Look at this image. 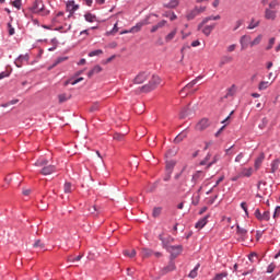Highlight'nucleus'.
Returning a JSON list of instances; mask_svg holds the SVG:
<instances>
[{
  "mask_svg": "<svg viewBox=\"0 0 280 280\" xmlns=\"http://www.w3.org/2000/svg\"><path fill=\"white\" fill-rule=\"evenodd\" d=\"M235 91H237V88L235 85H232L229 90H228V95H235Z\"/></svg>",
  "mask_w": 280,
  "mask_h": 280,
  "instance_id": "de8ad7c7",
  "label": "nucleus"
},
{
  "mask_svg": "<svg viewBox=\"0 0 280 280\" xmlns=\"http://www.w3.org/2000/svg\"><path fill=\"white\" fill-rule=\"evenodd\" d=\"M188 115H189V112L186 108V109H183V112L180 113L179 117H180V119H185V117H188Z\"/></svg>",
  "mask_w": 280,
  "mask_h": 280,
  "instance_id": "864d4df0",
  "label": "nucleus"
},
{
  "mask_svg": "<svg viewBox=\"0 0 280 280\" xmlns=\"http://www.w3.org/2000/svg\"><path fill=\"white\" fill-rule=\"evenodd\" d=\"M207 222H209V215L203 217L202 219H200L196 224H195V229H205V226H207Z\"/></svg>",
  "mask_w": 280,
  "mask_h": 280,
  "instance_id": "ddd939ff",
  "label": "nucleus"
},
{
  "mask_svg": "<svg viewBox=\"0 0 280 280\" xmlns=\"http://www.w3.org/2000/svg\"><path fill=\"white\" fill-rule=\"evenodd\" d=\"M174 270H176V265L174 261H171L166 267L163 268L162 273L167 275V272H172Z\"/></svg>",
  "mask_w": 280,
  "mask_h": 280,
  "instance_id": "a211bd4d",
  "label": "nucleus"
},
{
  "mask_svg": "<svg viewBox=\"0 0 280 280\" xmlns=\"http://www.w3.org/2000/svg\"><path fill=\"white\" fill-rule=\"evenodd\" d=\"M166 250L175 259V257L183 253V245H171Z\"/></svg>",
  "mask_w": 280,
  "mask_h": 280,
  "instance_id": "0eeeda50",
  "label": "nucleus"
},
{
  "mask_svg": "<svg viewBox=\"0 0 280 280\" xmlns=\"http://www.w3.org/2000/svg\"><path fill=\"white\" fill-rule=\"evenodd\" d=\"M58 100H59V104H65V102H68V100H71V95L59 94Z\"/></svg>",
  "mask_w": 280,
  "mask_h": 280,
  "instance_id": "cd10ccee",
  "label": "nucleus"
},
{
  "mask_svg": "<svg viewBox=\"0 0 280 280\" xmlns=\"http://www.w3.org/2000/svg\"><path fill=\"white\" fill-rule=\"evenodd\" d=\"M161 84V77L153 74L149 80V83L141 86L142 93H150L154 91Z\"/></svg>",
  "mask_w": 280,
  "mask_h": 280,
  "instance_id": "f03ea898",
  "label": "nucleus"
},
{
  "mask_svg": "<svg viewBox=\"0 0 280 280\" xmlns=\"http://www.w3.org/2000/svg\"><path fill=\"white\" fill-rule=\"evenodd\" d=\"M153 255H154V252L150 248H142L141 249L142 259H148L149 257H152Z\"/></svg>",
  "mask_w": 280,
  "mask_h": 280,
  "instance_id": "dca6fc26",
  "label": "nucleus"
},
{
  "mask_svg": "<svg viewBox=\"0 0 280 280\" xmlns=\"http://www.w3.org/2000/svg\"><path fill=\"white\" fill-rule=\"evenodd\" d=\"M178 5H180V0H171L167 3H164L163 8H166L167 10H176Z\"/></svg>",
  "mask_w": 280,
  "mask_h": 280,
  "instance_id": "9b49d317",
  "label": "nucleus"
},
{
  "mask_svg": "<svg viewBox=\"0 0 280 280\" xmlns=\"http://www.w3.org/2000/svg\"><path fill=\"white\" fill-rule=\"evenodd\" d=\"M33 12L36 14H42V16H47L49 11L45 10V4H43V0H35L33 4Z\"/></svg>",
  "mask_w": 280,
  "mask_h": 280,
  "instance_id": "7ed1b4c3",
  "label": "nucleus"
},
{
  "mask_svg": "<svg viewBox=\"0 0 280 280\" xmlns=\"http://www.w3.org/2000/svg\"><path fill=\"white\" fill-rule=\"evenodd\" d=\"M9 27V36H14V27H12V24H8Z\"/></svg>",
  "mask_w": 280,
  "mask_h": 280,
  "instance_id": "13d9d810",
  "label": "nucleus"
},
{
  "mask_svg": "<svg viewBox=\"0 0 280 280\" xmlns=\"http://www.w3.org/2000/svg\"><path fill=\"white\" fill-rule=\"evenodd\" d=\"M275 268H277V266L271 262L268 267H267V272L268 273H271V272H275Z\"/></svg>",
  "mask_w": 280,
  "mask_h": 280,
  "instance_id": "09e8293b",
  "label": "nucleus"
},
{
  "mask_svg": "<svg viewBox=\"0 0 280 280\" xmlns=\"http://www.w3.org/2000/svg\"><path fill=\"white\" fill-rule=\"evenodd\" d=\"M162 211H163V208H161V207L154 208L153 212H152L153 218H159V215H161Z\"/></svg>",
  "mask_w": 280,
  "mask_h": 280,
  "instance_id": "58836bf2",
  "label": "nucleus"
},
{
  "mask_svg": "<svg viewBox=\"0 0 280 280\" xmlns=\"http://www.w3.org/2000/svg\"><path fill=\"white\" fill-rule=\"evenodd\" d=\"M241 208L245 211L246 215H248V207H246V202H242Z\"/></svg>",
  "mask_w": 280,
  "mask_h": 280,
  "instance_id": "052dcab7",
  "label": "nucleus"
},
{
  "mask_svg": "<svg viewBox=\"0 0 280 280\" xmlns=\"http://www.w3.org/2000/svg\"><path fill=\"white\" fill-rule=\"evenodd\" d=\"M275 46V37H271L270 39H269V44H268V46H267V51H270V49L272 48Z\"/></svg>",
  "mask_w": 280,
  "mask_h": 280,
  "instance_id": "49530a36",
  "label": "nucleus"
},
{
  "mask_svg": "<svg viewBox=\"0 0 280 280\" xmlns=\"http://www.w3.org/2000/svg\"><path fill=\"white\" fill-rule=\"evenodd\" d=\"M261 163H264V155H260L259 158L256 159L255 168L257 170L258 167H261Z\"/></svg>",
  "mask_w": 280,
  "mask_h": 280,
  "instance_id": "ea45409f",
  "label": "nucleus"
},
{
  "mask_svg": "<svg viewBox=\"0 0 280 280\" xmlns=\"http://www.w3.org/2000/svg\"><path fill=\"white\" fill-rule=\"evenodd\" d=\"M255 27H259V20L252 19L247 30H255Z\"/></svg>",
  "mask_w": 280,
  "mask_h": 280,
  "instance_id": "2f4dec72",
  "label": "nucleus"
},
{
  "mask_svg": "<svg viewBox=\"0 0 280 280\" xmlns=\"http://www.w3.org/2000/svg\"><path fill=\"white\" fill-rule=\"evenodd\" d=\"M200 268V265H196V267L189 272L188 277L190 279H196L198 277V269Z\"/></svg>",
  "mask_w": 280,
  "mask_h": 280,
  "instance_id": "bb28decb",
  "label": "nucleus"
},
{
  "mask_svg": "<svg viewBox=\"0 0 280 280\" xmlns=\"http://www.w3.org/2000/svg\"><path fill=\"white\" fill-rule=\"evenodd\" d=\"M159 240L162 243V248H164L165 250H167L172 246L170 244H172L174 242V237L168 236V237L165 238L163 233H161L159 235Z\"/></svg>",
  "mask_w": 280,
  "mask_h": 280,
  "instance_id": "423d86ee",
  "label": "nucleus"
},
{
  "mask_svg": "<svg viewBox=\"0 0 280 280\" xmlns=\"http://www.w3.org/2000/svg\"><path fill=\"white\" fill-rule=\"evenodd\" d=\"M187 139V132L186 131H182L175 139H174V143H180V141Z\"/></svg>",
  "mask_w": 280,
  "mask_h": 280,
  "instance_id": "a878e982",
  "label": "nucleus"
},
{
  "mask_svg": "<svg viewBox=\"0 0 280 280\" xmlns=\"http://www.w3.org/2000/svg\"><path fill=\"white\" fill-rule=\"evenodd\" d=\"M67 11L70 12L69 16H73V13L80 10V5L75 4V1L69 0L66 4Z\"/></svg>",
  "mask_w": 280,
  "mask_h": 280,
  "instance_id": "6e6552de",
  "label": "nucleus"
},
{
  "mask_svg": "<svg viewBox=\"0 0 280 280\" xmlns=\"http://www.w3.org/2000/svg\"><path fill=\"white\" fill-rule=\"evenodd\" d=\"M36 167H43L40 171V174L43 176H49L50 174H54L56 172L55 165H49V161L47 159H39L35 162Z\"/></svg>",
  "mask_w": 280,
  "mask_h": 280,
  "instance_id": "f257e3e1",
  "label": "nucleus"
},
{
  "mask_svg": "<svg viewBox=\"0 0 280 280\" xmlns=\"http://www.w3.org/2000/svg\"><path fill=\"white\" fill-rule=\"evenodd\" d=\"M141 27H143V23H138L137 25L132 26L129 32H131V34H137V32H141Z\"/></svg>",
  "mask_w": 280,
  "mask_h": 280,
  "instance_id": "c85d7f7f",
  "label": "nucleus"
},
{
  "mask_svg": "<svg viewBox=\"0 0 280 280\" xmlns=\"http://www.w3.org/2000/svg\"><path fill=\"white\" fill-rule=\"evenodd\" d=\"M200 80V77H197L196 79H194L191 82H189L183 90H182V94L183 91H189V89H194V86H196V84H198V81Z\"/></svg>",
  "mask_w": 280,
  "mask_h": 280,
  "instance_id": "6ab92c4d",
  "label": "nucleus"
},
{
  "mask_svg": "<svg viewBox=\"0 0 280 280\" xmlns=\"http://www.w3.org/2000/svg\"><path fill=\"white\" fill-rule=\"evenodd\" d=\"M264 39V35H258L256 38L252 39L250 47H257V45L261 44Z\"/></svg>",
  "mask_w": 280,
  "mask_h": 280,
  "instance_id": "b1692460",
  "label": "nucleus"
},
{
  "mask_svg": "<svg viewBox=\"0 0 280 280\" xmlns=\"http://www.w3.org/2000/svg\"><path fill=\"white\" fill-rule=\"evenodd\" d=\"M19 58L22 60V62H27V60H30V56H27V55H25V56L22 55Z\"/></svg>",
  "mask_w": 280,
  "mask_h": 280,
  "instance_id": "0e129e2a",
  "label": "nucleus"
},
{
  "mask_svg": "<svg viewBox=\"0 0 280 280\" xmlns=\"http://www.w3.org/2000/svg\"><path fill=\"white\" fill-rule=\"evenodd\" d=\"M150 78V73L148 72H140L135 79H133V84H143L145 80Z\"/></svg>",
  "mask_w": 280,
  "mask_h": 280,
  "instance_id": "1a4fd4ad",
  "label": "nucleus"
},
{
  "mask_svg": "<svg viewBox=\"0 0 280 280\" xmlns=\"http://www.w3.org/2000/svg\"><path fill=\"white\" fill-rule=\"evenodd\" d=\"M242 159H244V153H240V154L235 158V163H242Z\"/></svg>",
  "mask_w": 280,
  "mask_h": 280,
  "instance_id": "6e6d98bb",
  "label": "nucleus"
},
{
  "mask_svg": "<svg viewBox=\"0 0 280 280\" xmlns=\"http://www.w3.org/2000/svg\"><path fill=\"white\" fill-rule=\"evenodd\" d=\"M265 16H266V19H269V20H271V21H275L277 14L275 13V11L267 9Z\"/></svg>",
  "mask_w": 280,
  "mask_h": 280,
  "instance_id": "7c9ffc66",
  "label": "nucleus"
},
{
  "mask_svg": "<svg viewBox=\"0 0 280 280\" xmlns=\"http://www.w3.org/2000/svg\"><path fill=\"white\" fill-rule=\"evenodd\" d=\"M236 233L242 242H244V240H246V235H248V231L240 225L236 226Z\"/></svg>",
  "mask_w": 280,
  "mask_h": 280,
  "instance_id": "f8f14e48",
  "label": "nucleus"
},
{
  "mask_svg": "<svg viewBox=\"0 0 280 280\" xmlns=\"http://www.w3.org/2000/svg\"><path fill=\"white\" fill-rule=\"evenodd\" d=\"M240 176L242 178L246 177V178H250V176H253V167L249 168H242Z\"/></svg>",
  "mask_w": 280,
  "mask_h": 280,
  "instance_id": "2eb2a0df",
  "label": "nucleus"
},
{
  "mask_svg": "<svg viewBox=\"0 0 280 280\" xmlns=\"http://www.w3.org/2000/svg\"><path fill=\"white\" fill-rule=\"evenodd\" d=\"M252 39L253 38L250 37V35L241 36L240 38L241 51H246V49L250 47Z\"/></svg>",
  "mask_w": 280,
  "mask_h": 280,
  "instance_id": "20e7f679",
  "label": "nucleus"
},
{
  "mask_svg": "<svg viewBox=\"0 0 280 280\" xmlns=\"http://www.w3.org/2000/svg\"><path fill=\"white\" fill-rule=\"evenodd\" d=\"M198 16V7H196L195 9L190 10L187 12L186 14V19L187 21H194V19Z\"/></svg>",
  "mask_w": 280,
  "mask_h": 280,
  "instance_id": "4468645a",
  "label": "nucleus"
},
{
  "mask_svg": "<svg viewBox=\"0 0 280 280\" xmlns=\"http://www.w3.org/2000/svg\"><path fill=\"white\" fill-rule=\"evenodd\" d=\"M211 160V154H208L203 161L200 162V165H207V163Z\"/></svg>",
  "mask_w": 280,
  "mask_h": 280,
  "instance_id": "5fc2aeb1",
  "label": "nucleus"
},
{
  "mask_svg": "<svg viewBox=\"0 0 280 280\" xmlns=\"http://www.w3.org/2000/svg\"><path fill=\"white\" fill-rule=\"evenodd\" d=\"M225 277H229V273L226 272L218 273L213 280H222V279H225Z\"/></svg>",
  "mask_w": 280,
  "mask_h": 280,
  "instance_id": "c03bdc74",
  "label": "nucleus"
},
{
  "mask_svg": "<svg viewBox=\"0 0 280 280\" xmlns=\"http://www.w3.org/2000/svg\"><path fill=\"white\" fill-rule=\"evenodd\" d=\"M117 32H119V27H117V23H116L113 30L110 32H107V35L110 36V34H117Z\"/></svg>",
  "mask_w": 280,
  "mask_h": 280,
  "instance_id": "3c124183",
  "label": "nucleus"
},
{
  "mask_svg": "<svg viewBox=\"0 0 280 280\" xmlns=\"http://www.w3.org/2000/svg\"><path fill=\"white\" fill-rule=\"evenodd\" d=\"M167 25V21L162 20L158 24L153 25L151 28V33L154 34L158 30H162V27H165Z\"/></svg>",
  "mask_w": 280,
  "mask_h": 280,
  "instance_id": "f3484780",
  "label": "nucleus"
},
{
  "mask_svg": "<svg viewBox=\"0 0 280 280\" xmlns=\"http://www.w3.org/2000/svg\"><path fill=\"white\" fill-rule=\"evenodd\" d=\"M213 30H215V24L207 25L203 27L202 33L205 36H211V32H213Z\"/></svg>",
  "mask_w": 280,
  "mask_h": 280,
  "instance_id": "aec40b11",
  "label": "nucleus"
},
{
  "mask_svg": "<svg viewBox=\"0 0 280 280\" xmlns=\"http://www.w3.org/2000/svg\"><path fill=\"white\" fill-rule=\"evenodd\" d=\"M85 21H88V23H95V21H97V18L95 15H93L92 13H86L84 15Z\"/></svg>",
  "mask_w": 280,
  "mask_h": 280,
  "instance_id": "c756f323",
  "label": "nucleus"
},
{
  "mask_svg": "<svg viewBox=\"0 0 280 280\" xmlns=\"http://www.w3.org/2000/svg\"><path fill=\"white\" fill-rule=\"evenodd\" d=\"M34 248H39L40 250H43V248H45V243H43V241L37 240L34 244H33Z\"/></svg>",
  "mask_w": 280,
  "mask_h": 280,
  "instance_id": "4c0bfd02",
  "label": "nucleus"
},
{
  "mask_svg": "<svg viewBox=\"0 0 280 280\" xmlns=\"http://www.w3.org/2000/svg\"><path fill=\"white\" fill-rule=\"evenodd\" d=\"M124 255H125V257L132 258V257L137 256V250H135V249H131V250L126 249V250H124Z\"/></svg>",
  "mask_w": 280,
  "mask_h": 280,
  "instance_id": "f704fd0d",
  "label": "nucleus"
},
{
  "mask_svg": "<svg viewBox=\"0 0 280 280\" xmlns=\"http://www.w3.org/2000/svg\"><path fill=\"white\" fill-rule=\"evenodd\" d=\"M63 191H65V194H71V191H72L71 183H66L65 184Z\"/></svg>",
  "mask_w": 280,
  "mask_h": 280,
  "instance_id": "79ce46f5",
  "label": "nucleus"
},
{
  "mask_svg": "<svg viewBox=\"0 0 280 280\" xmlns=\"http://www.w3.org/2000/svg\"><path fill=\"white\" fill-rule=\"evenodd\" d=\"M16 67L21 68L23 65V61L20 59V57L15 60Z\"/></svg>",
  "mask_w": 280,
  "mask_h": 280,
  "instance_id": "69168bd1",
  "label": "nucleus"
},
{
  "mask_svg": "<svg viewBox=\"0 0 280 280\" xmlns=\"http://www.w3.org/2000/svg\"><path fill=\"white\" fill-rule=\"evenodd\" d=\"M176 166V162L175 161H168L166 162V170L168 174H172V170H174V167Z\"/></svg>",
  "mask_w": 280,
  "mask_h": 280,
  "instance_id": "473e14b6",
  "label": "nucleus"
},
{
  "mask_svg": "<svg viewBox=\"0 0 280 280\" xmlns=\"http://www.w3.org/2000/svg\"><path fill=\"white\" fill-rule=\"evenodd\" d=\"M13 7L16 8L18 10H21V0L13 1Z\"/></svg>",
  "mask_w": 280,
  "mask_h": 280,
  "instance_id": "4d7b16f0",
  "label": "nucleus"
},
{
  "mask_svg": "<svg viewBox=\"0 0 280 280\" xmlns=\"http://www.w3.org/2000/svg\"><path fill=\"white\" fill-rule=\"evenodd\" d=\"M235 49H237V45L232 44L230 46H228L226 51H229V54L233 52Z\"/></svg>",
  "mask_w": 280,
  "mask_h": 280,
  "instance_id": "8fccbe9b",
  "label": "nucleus"
},
{
  "mask_svg": "<svg viewBox=\"0 0 280 280\" xmlns=\"http://www.w3.org/2000/svg\"><path fill=\"white\" fill-rule=\"evenodd\" d=\"M222 180H224V176H221V177L217 180L214 187H217L218 185H220V183H222Z\"/></svg>",
  "mask_w": 280,
  "mask_h": 280,
  "instance_id": "774afa93",
  "label": "nucleus"
},
{
  "mask_svg": "<svg viewBox=\"0 0 280 280\" xmlns=\"http://www.w3.org/2000/svg\"><path fill=\"white\" fill-rule=\"evenodd\" d=\"M254 215L257 220H259V222H268L270 220V211H265L261 213L259 209H256Z\"/></svg>",
  "mask_w": 280,
  "mask_h": 280,
  "instance_id": "39448f33",
  "label": "nucleus"
},
{
  "mask_svg": "<svg viewBox=\"0 0 280 280\" xmlns=\"http://www.w3.org/2000/svg\"><path fill=\"white\" fill-rule=\"evenodd\" d=\"M114 139L116 141H124V135L122 133H115Z\"/></svg>",
  "mask_w": 280,
  "mask_h": 280,
  "instance_id": "603ef678",
  "label": "nucleus"
},
{
  "mask_svg": "<svg viewBox=\"0 0 280 280\" xmlns=\"http://www.w3.org/2000/svg\"><path fill=\"white\" fill-rule=\"evenodd\" d=\"M242 25H244V20H237L234 23L233 32H237V28L241 27Z\"/></svg>",
  "mask_w": 280,
  "mask_h": 280,
  "instance_id": "a19ab883",
  "label": "nucleus"
},
{
  "mask_svg": "<svg viewBox=\"0 0 280 280\" xmlns=\"http://www.w3.org/2000/svg\"><path fill=\"white\" fill-rule=\"evenodd\" d=\"M96 110H100V103H94V104L90 107V113H96Z\"/></svg>",
  "mask_w": 280,
  "mask_h": 280,
  "instance_id": "37998d69",
  "label": "nucleus"
},
{
  "mask_svg": "<svg viewBox=\"0 0 280 280\" xmlns=\"http://www.w3.org/2000/svg\"><path fill=\"white\" fill-rule=\"evenodd\" d=\"M211 126V122L207 118H202L197 125L196 130L202 131L207 130V127Z\"/></svg>",
  "mask_w": 280,
  "mask_h": 280,
  "instance_id": "9d476101",
  "label": "nucleus"
},
{
  "mask_svg": "<svg viewBox=\"0 0 280 280\" xmlns=\"http://www.w3.org/2000/svg\"><path fill=\"white\" fill-rule=\"evenodd\" d=\"M219 160H220V154H215L213 158V161L208 164L207 170H209V167H211V165H215V162Z\"/></svg>",
  "mask_w": 280,
  "mask_h": 280,
  "instance_id": "a18cd8bd",
  "label": "nucleus"
},
{
  "mask_svg": "<svg viewBox=\"0 0 280 280\" xmlns=\"http://www.w3.org/2000/svg\"><path fill=\"white\" fill-rule=\"evenodd\" d=\"M233 62V57L231 56H223L220 61V67H224V65H229Z\"/></svg>",
  "mask_w": 280,
  "mask_h": 280,
  "instance_id": "4be33fe9",
  "label": "nucleus"
},
{
  "mask_svg": "<svg viewBox=\"0 0 280 280\" xmlns=\"http://www.w3.org/2000/svg\"><path fill=\"white\" fill-rule=\"evenodd\" d=\"M168 19L170 21H176L178 16L176 15V13L172 12Z\"/></svg>",
  "mask_w": 280,
  "mask_h": 280,
  "instance_id": "e2e57ef3",
  "label": "nucleus"
},
{
  "mask_svg": "<svg viewBox=\"0 0 280 280\" xmlns=\"http://www.w3.org/2000/svg\"><path fill=\"white\" fill-rule=\"evenodd\" d=\"M176 34H178V30L177 28L173 30L171 33H168L165 36V42L166 43H171V40H174V38L176 37Z\"/></svg>",
  "mask_w": 280,
  "mask_h": 280,
  "instance_id": "412c9836",
  "label": "nucleus"
},
{
  "mask_svg": "<svg viewBox=\"0 0 280 280\" xmlns=\"http://www.w3.org/2000/svg\"><path fill=\"white\" fill-rule=\"evenodd\" d=\"M200 178H205V173L202 171H198L192 175V182L198 183Z\"/></svg>",
  "mask_w": 280,
  "mask_h": 280,
  "instance_id": "393cba45",
  "label": "nucleus"
},
{
  "mask_svg": "<svg viewBox=\"0 0 280 280\" xmlns=\"http://www.w3.org/2000/svg\"><path fill=\"white\" fill-rule=\"evenodd\" d=\"M199 45H200V40H194L191 43V47H199Z\"/></svg>",
  "mask_w": 280,
  "mask_h": 280,
  "instance_id": "338daca9",
  "label": "nucleus"
},
{
  "mask_svg": "<svg viewBox=\"0 0 280 280\" xmlns=\"http://www.w3.org/2000/svg\"><path fill=\"white\" fill-rule=\"evenodd\" d=\"M102 54H104V50L103 49H97V50L90 51L89 57L93 58L95 56H102Z\"/></svg>",
  "mask_w": 280,
  "mask_h": 280,
  "instance_id": "c9c22d12",
  "label": "nucleus"
},
{
  "mask_svg": "<svg viewBox=\"0 0 280 280\" xmlns=\"http://www.w3.org/2000/svg\"><path fill=\"white\" fill-rule=\"evenodd\" d=\"M279 215H280V207L278 206L276 207V210L273 212V218H279Z\"/></svg>",
  "mask_w": 280,
  "mask_h": 280,
  "instance_id": "bf43d9fd",
  "label": "nucleus"
},
{
  "mask_svg": "<svg viewBox=\"0 0 280 280\" xmlns=\"http://www.w3.org/2000/svg\"><path fill=\"white\" fill-rule=\"evenodd\" d=\"M268 86H270V83L268 81H261L259 83L258 89H259V91H266V89H268Z\"/></svg>",
  "mask_w": 280,
  "mask_h": 280,
  "instance_id": "e433bc0d",
  "label": "nucleus"
},
{
  "mask_svg": "<svg viewBox=\"0 0 280 280\" xmlns=\"http://www.w3.org/2000/svg\"><path fill=\"white\" fill-rule=\"evenodd\" d=\"M84 80V78H78L77 80L72 81L71 84L72 86H75V84H79V82H82Z\"/></svg>",
  "mask_w": 280,
  "mask_h": 280,
  "instance_id": "680f3d73",
  "label": "nucleus"
},
{
  "mask_svg": "<svg viewBox=\"0 0 280 280\" xmlns=\"http://www.w3.org/2000/svg\"><path fill=\"white\" fill-rule=\"evenodd\" d=\"M209 21H220V15H215V16L211 15L209 18H206L202 21L201 25H205V24L209 23Z\"/></svg>",
  "mask_w": 280,
  "mask_h": 280,
  "instance_id": "72a5a7b5",
  "label": "nucleus"
},
{
  "mask_svg": "<svg viewBox=\"0 0 280 280\" xmlns=\"http://www.w3.org/2000/svg\"><path fill=\"white\" fill-rule=\"evenodd\" d=\"M97 73H102V68L100 66H95L89 73L88 78H93V75H96Z\"/></svg>",
  "mask_w": 280,
  "mask_h": 280,
  "instance_id": "5701e85b",
  "label": "nucleus"
}]
</instances>
